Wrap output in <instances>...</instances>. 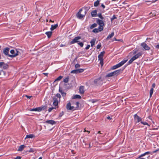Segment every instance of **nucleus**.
Masks as SVG:
<instances>
[{
    "mask_svg": "<svg viewBox=\"0 0 159 159\" xmlns=\"http://www.w3.org/2000/svg\"><path fill=\"white\" fill-rule=\"evenodd\" d=\"M127 61V60L121 61V62L116 65L112 66L111 68V69L114 70L120 67L123 65Z\"/></svg>",
    "mask_w": 159,
    "mask_h": 159,
    "instance_id": "nucleus-5",
    "label": "nucleus"
},
{
    "mask_svg": "<svg viewBox=\"0 0 159 159\" xmlns=\"http://www.w3.org/2000/svg\"><path fill=\"white\" fill-rule=\"evenodd\" d=\"M76 104L77 106L76 108H78L79 107V102H76Z\"/></svg>",
    "mask_w": 159,
    "mask_h": 159,
    "instance_id": "nucleus-49",
    "label": "nucleus"
},
{
    "mask_svg": "<svg viewBox=\"0 0 159 159\" xmlns=\"http://www.w3.org/2000/svg\"><path fill=\"white\" fill-rule=\"evenodd\" d=\"M34 152L33 149L32 148H30L29 151V152Z\"/></svg>",
    "mask_w": 159,
    "mask_h": 159,
    "instance_id": "nucleus-56",
    "label": "nucleus"
},
{
    "mask_svg": "<svg viewBox=\"0 0 159 159\" xmlns=\"http://www.w3.org/2000/svg\"><path fill=\"white\" fill-rule=\"evenodd\" d=\"M98 134H101L100 131H99L98 132Z\"/></svg>",
    "mask_w": 159,
    "mask_h": 159,
    "instance_id": "nucleus-61",
    "label": "nucleus"
},
{
    "mask_svg": "<svg viewBox=\"0 0 159 159\" xmlns=\"http://www.w3.org/2000/svg\"><path fill=\"white\" fill-rule=\"evenodd\" d=\"M71 73L73 74H78V71H77V69L71 71Z\"/></svg>",
    "mask_w": 159,
    "mask_h": 159,
    "instance_id": "nucleus-34",
    "label": "nucleus"
},
{
    "mask_svg": "<svg viewBox=\"0 0 159 159\" xmlns=\"http://www.w3.org/2000/svg\"><path fill=\"white\" fill-rule=\"evenodd\" d=\"M101 77H99L98 78L95 79L94 80V83L96 84H99L102 81V80H101Z\"/></svg>",
    "mask_w": 159,
    "mask_h": 159,
    "instance_id": "nucleus-15",
    "label": "nucleus"
},
{
    "mask_svg": "<svg viewBox=\"0 0 159 159\" xmlns=\"http://www.w3.org/2000/svg\"><path fill=\"white\" fill-rule=\"evenodd\" d=\"M141 45L145 50H149L150 49V48L144 43H142Z\"/></svg>",
    "mask_w": 159,
    "mask_h": 159,
    "instance_id": "nucleus-7",
    "label": "nucleus"
},
{
    "mask_svg": "<svg viewBox=\"0 0 159 159\" xmlns=\"http://www.w3.org/2000/svg\"><path fill=\"white\" fill-rule=\"evenodd\" d=\"M107 119L108 120H112V117H111L109 116L107 117Z\"/></svg>",
    "mask_w": 159,
    "mask_h": 159,
    "instance_id": "nucleus-53",
    "label": "nucleus"
},
{
    "mask_svg": "<svg viewBox=\"0 0 159 159\" xmlns=\"http://www.w3.org/2000/svg\"><path fill=\"white\" fill-rule=\"evenodd\" d=\"M78 44L79 45H80V46L81 47H83V45H84L83 43L82 42L78 43Z\"/></svg>",
    "mask_w": 159,
    "mask_h": 159,
    "instance_id": "nucleus-41",
    "label": "nucleus"
},
{
    "mask_svg": "<svg viewBox=\"0 0 159 159\" xmlns=\"http://www.w3.org/2000/svg\"><path fill=\"white\" fill-rule=\"evenodd\" d=\"M153 88H152L150 91V97H151L152 94L153 93Z\"/></svg>",
    "mask_w": 159,
    "mask_h": 159,
    "instance_id": "nucleus-30",
    "label": "nucleus"
},
{
    "mask_svg": "<svg viewBox=\"0 0 159 159\" xmlns=\"http://www.w3.org/2000/svg\"><path fill=\"white\" fill-rule=\"evenodd\" d=\"M82 10L80 9L78 12L76 14V16L78 18L81 19L84 16V15H83L81 14V11H82Z\"/></svg>",
    "mask_w": 159,
    "mask_h": 159,
    "instance_id": "nucleus-8",
    "label": "nucleus"
},
{
    "mask_svg": "<svg viewBox=\"0 0 159 159\" xmlns=\"http://www.w3.org/2000/svg\"><path fill=\"white\" fill-rule=\"evenodd\" d=\"M84 69H78V73H80L84 71Z\"/></svg>",
    "mask_w": 159,
    "mask_h": 159,
    "instance_id": "nucleus-31",
    "label": "nucleus"
},
{
    "mask_svg": "<svg viewBox=\"0 0 159 159\" xmlns=\"http://www.w3.org/2000/svg\"><path fill=\"white\" fill-rule=\"evenodd\" d=\"M101 6L102 7H103V8H105V6L103 4H102Z\"/></svg>",
    "mask_w": 159,
    "mask_h": 159,
    "instance_id": "nucleus-57",
    "label": "nucleus"
},
{
    "mask_svg": "<svg viewBox=\"0 0 159 159\" xmlns=\"http://www.w3.org/2000/svg\"><path fill=\"white\" fill-rule=\"evenodd\" d=\"M81 98V96L80 95H75L73 98H74V99H75V98L80 99Z\"/></svg>",
    "mask_w": 159,
    "mask_h": 159,
    "instance_id": "nucleus-28",
    "label": "nucleus"
},
{
    "mask_svg": "<svg viewBox=\"0 0 159 159\" xmlns=\"http://www.w3.org/2000/svg\"><path fill=\"white\" fill-rule=\"evenodd\" d=\"M69 81V77H67L64 80V82L65 83H67Z\"/></svg>",
    "mask_w": 159,
    "mask_h": 159,
    "instance_id": "nucleus-36",
    "label": "nucleus"
},
{
    "mask_svg": "<svg viewBox=\"0 0 159 159\" xmlns=\"http://www.w3.org/2000/svg\"><path fill=\"white\" fill-rule=\"evenodd\" d=\"M59 92H60L62 96H64L66 95V93L63 92L62 90L60 88L59 89Z\"/></svg>",
    "mask_w": 159,
    "mask_h": 159,
    "instance_id": "nucleus-26",
    "label": "nucleus"
},
{
    "mask_svg": "<svg viewBox=\"0 0 159 159\" xmlns=\"http://www.w3.org/2000/svg\"><path fill=\"white\" fill-rule=\"evenodd\" d=\"M116 18L115 15H114L112 18H111V20L112 21L114 19H116Z\"/></svg>",
    "mask_w": 159,
    "mask_h": 159,
    "instance_id": "nucleus-42",
    "label": "nucleus"
},
{
    "mask_svg": "<svg viewBox=\"0 0 159 159\" xmlns=\"http://www.w3.org/2000/svg\"><path fill=\"white\" fill-rule=\"evenodd\" d=\"M105 53V52L103 51L101 52L98 56V60L100 61V63L101 65V66H102L103 65V57Z\"/></svg>",
    "mask_w": 159,
    "mask_h": 159,
    "instance_id": "nucleus-2",
    "label": "nucleus"
},
{
    "mask_svg": "<svg viewBox=\"0 0 159 159\" xmlns=\"http://www.w3.org/2000/svg\"><path fill=\"white\" fill-rule=\"evenodd\" d=\"M56 97H57L59 98V100H60V98H61V96L59 93H57L56 95Z\"/></svg>",
    "mask_w": 159,
    "mask_h": 159,
    "instance_id": "nucleus-40",
    "label": "nucleus"
},
{
    "mask_svg": "<svg viewBox=\"0 0 159 159\" xmlns=\"http://www.w3.org/2000/svg\"><path fill=\"white\" fill-rule=\"evenodd\" d=\"M66 109H67L69 110H72L74 108V107L71 106V103L70 102L68 103L66 105Z\"/></svg>",
    "mask_w": 159,
    "mask_h": 159,
    "instance_id": "nucleus-10",
    "label": "nucleus"
},
{
    "mask_svg": "<svg viewBox=\"0 0 159 159\" xmlns=\"http://www.w3.org/2000/svg\"><path fill=\"white\" fill-rule=\"evenodd\" d=\"M100 29H99V28L98 29H94L93 30V32L94 33H98L99 31H100Z\"/></svg>",
    "mask_w": 159,
    "mask_h": 159,
    "instance_id": "nucleus-25",
    "label": "nucleus"
},
{
    "mask_svg": "<svg viewBox=\"0 0 159 159\" xmlns=\"http://www.w3.org/2000/svg\"><path fill=\"white\" fill-rule=\"evenodd\" d=\"M134 119L135 121H136L137 122H141L142 120V119L138 116L137 114H135L134 116Z\"/></svg>",
    "mask_w": 159,
    "mask_h": 159,
    "instance_id": "nucleus-9",
    "label": "nucleus"
},
{
    "mask_svg": "<svg viewBox=\"0 0 159 159\" xmlns=\"http://www.w3.org/2000/svg\"><path fill=\"white\" fill-rule=\"evenodd\" d=\"M49 21H50V22H54V21H52L51 20H50Z\"/></svg>",
    "mask_w": 159,
    "mask_h": 159,
    "instance_id": "nucleus-62",
    "label": "nucleus"
},
{
    "mask_svg": "<svg viewBox=\"0 0 159 159\" xmlns=\"http://www.w3.org/2000/svg\"><path fill=\"white\" fill-rule=\"evenodd\" d=\"M80 64H76L75 66V68H79V67H80Z\"/></svg>",
    "mask_w": 159,
    "mask_h": 159,
    "instance_id": "nucleus-45",
    "label": "nucleus"
},
{
    "mask_svg": "<svg viewBox=\"0 0 159 159\" xmlns=\"http://www.w3.org/2000/svg\"><path fill=\"white\" fill-rule=\"evenodd\" d=\"M44 75L47 76L48 74L47 73H43Z\"/></svg>",
    "mask_w": 159,
    "mask_h": 159,
    "instance_id": "nucleus-59",
    "label": "nucleus"
},
{
    "mask_svg": "<svg viewBox=\"0 0 159 159\" xmlns=\"http://www.w3.org/2000/svg\"><path fill=\"white\" fill-rule=\"evenodd\" d=\"M155 84L154 83L152 84V88H155Z\"/></svg>",
    "mask_w": 159,
    "mask_h": 159,
    "instance_id": "nucleus-55",
    "label": "nucleus"
},
{
    "mask_svg": "<svg viewBox=\"0 0 159 159\" xmlns=\"http://www.w3.org/2000/svg\"><path fill=\"white\" fill-rule=\"evenodd\" d=\"M35 136L33 134H30L29 135H27L26 136L25 139L27 138H32L34 137Z\"/></svg>",
    "mask_w": 159,
    "mask_h": 159,
    "instance_id": "nucleus-21",
    "label": "nucleus"
},
{
    "mask_svg": "<svg viewBox=\"0 0 159 159\" xmlns=\"http://www.w3.org/2000/svg\"><path fill=\"white\" fill-rule=\"evenodd\" d=\"M39 159H42V157H40Z\"/></svg>",
    "mask_w": 159,
    "mask_h": 159,
    "instance_id": "nucleus-64",
    "label": "nucleus"
},
{
    "mask_svg": "<svg viewBox=\"0 0 159 159\" xmlns=\"http://www.w3.org/2000/svg\"><path fill=\"white\" fill-rule=\"evenodd\" d=\"M58 27V24H56L54 25H51V27L50 28L51 30L52 31L56 29Z\"/></svg>",
    "mask_w": 159,
    "mask_h": 159,
    "instance_id": "nucleus-20",
    "label": "nucleus"
},
{
    "mask_svg": "<svg viewBox=\"0 0 159 159\" xmlns=\"http://www.w3.org/2000/svg\"><path fill=\"white\" fill-rule=\"evenodd\" d=\"M79 90L80 93L83 94L84 92V87L83 86H80L79 89Z\"/></svg>",
    "mask_w": 159,
    "mask_h": 159,
    "instance_id": "nucleus-16",
    "label": "nucleus"
},
{
    "mask_svg": "<svg viewBox=\"0 0 159 159\" xmlns=\"http://www.w3.org/2000/svg\"><path fill=\"white\" fill-rule=\"evenodd\" d=\"M36 110V108L32 109H30L29 111H37Z\"/></svg>",
    "mask_w": 159,
    "mask_h": 159,
    "instance_id": "nucleus-43",
    "label": "nucleus"
},
{
    "mask_svg": "<svg viewBox=\"0 0 159 159\" xmlns=\"http://www.w3.org/2000/svg\"><path fill=\"white\" fill-rule=\"evenodd\" d=\"M62 76H59L55 80V81L60 80L62 78Z\"/></svg>",
    "mask_w": 159,
    "mask_h": 159,
    "instance_id": "nucleus-33",
    "label": "nucleus"
},
{
    "mask_svg": "<svg viewBox=\"0 0 159 159\" xmlns=\"http://www.w3.org/2000/svg\"><path fill=\"white\" fill-rule=\"evenodd\" d=\"M3 68L4 69H6L8 68V65L7 64L5 63L4 62V64L2 65Z\"/></svg>",
    "mask_w": 159,
    "mask_h": 159,
    "instance_id": "nucleus-24",
    "label": "nucleus"
},
{
    "mask_svg": "<svg viewBox=\"0 0 159 159\" xmlns=\"http://www.w3.org/2000/svg\"><path fill=\"white\" fill-rule=\"evenodd\" d=\"M46 123H48L52 125L55 124L56 123L55 121L52 120H48L46 121Z\"/></svg>",
    "mask_w": 159,
    "mask_h": 159,
    "instance_id": "nucleus-17",
    "label": "nucleus"
},
{
    "mask_svg": "<svg viewBox=\"0 0 159 159\" xmlns=\"http://www.w3.org/2000/svg\"><path fill=\"white\" fill-rule=\"evenodd\" d=\"M87 131L85 129L84 130V132H87Z\"/></svg>",
    "mask_w": 159,
    "mask_h": 159,
    "instance_id": "nucleus-63",
    "label": "nucleus"
},
{
    "mask_svg": "<svg viewBox=\"0 0 159 159\" xmlns=\"http://www.w3.org/2000/svg\"><path fill=\"white\" fill-rule=\"evenodd\" d=\"M97 26V24L96 23H94V24H92L90 26V28L92 29L93 28H94V27H96Z\"/></svg>",
    "mask_w": 159,
    "mask_h": 159,
    "instance_id": "nucleus-32",
    "label": "nucleus"
},
{
    "mask_svg": "<svg viewBox=\"0 0 159 159\" xmlns=\"http://www.w3.org/2000/svg\"><path fill=\"white\" fill-rule=\"evenodd\" d=\"M90 47V46L89 45H87V46H86V47L85 48V49L86 50L88 49Z\"/></svg>",
    "mask_w": 159,
    "mask_h": 159,
    "instance_id": "nucleus-48",
    "label": "nucleus"
},
{
    "mask_svg": "<svg viewBox=\"0 0 159 159\" xmlns=\"http://www.w3.org/2000/svg\"><path fill=\"white\" fill-rule=\"evenodd\" d=\"M136 51L134 50L133 52H130L129 53V55L130 56H131L133 55H134L136 53Z\"/></svg>",
    "mask_w": 159,
    "mask_h": 159,
    "instance_id": "nucleus-37",
    "label": "nucleus"
},
{
    "mask_svg": "<svg viewBox=\"0 0 159 159\" xmlns=\"http://www.w3.org/2000/svg\"><path fill=\"white\" fill-rule=\"evenodd\" d=\"M121 70H117L116 71H115L112 72L113 75V76H117L118 75H119L120 72Z\"/></svg>",
    "mask_w": 159,
    "mask_h": 159,
    "instance_id": "nucleus-13",
    "label": "nucleus"
},
{
    "mask_svg": "<svg viewBox=\"0 0 159 159\" xmlns=\"http://www.w3.org/2000/svg\"><path fill=\"white\" fill-rule=\"evenodd\" d=\"M99 4V1L97 0L96 2H95L94 3V6L97 7Z\"/></svg>",
    "mask_w": 159,
    "mask_h": 159,
    "instance_id": "nucleus-27",
    "label": "nucleus"
},
{
    "mask_svg": "<svg viewBox=\"0 0 159 159\" xmlns=\"http://www.w3.org/2000/svg\"><path fill=\"white\" fill-rule=\"evenodd\" d=\"M81 39V37L80 36H77L75 38L70 42V44H74L75 43L79 42L78 40Z\"/></svg>",
    "mask_w": 159,
    "mask_h": 159,
    "instance_id": "nucleus-6",
    "label": "nucleus"
},
{
    "mask_svg": "<svg viewBox=\"0 0 159 159\" xmlns=\"http://www.w3.org/2000/svg\"><path fill=\"white\" fill-rule=\"evenodd\" d=\"M91 15L92 17H95L97 14V11L96 10L92 11L91 13Z\"/></svg>",
    "mask_w": 159,
    "mask_h": 159,
    "instance_id": "nucleus-19",
    "label": "nucleus"
},
{
    "mask_svg": "<svg viewBox=\"0 0 159 159\" xmlns=\"http://www.w3.org/2000/svg\"><path fill=\"white\" fill-rule=\"evenodd\" d=\"M91 102L93 103H94L96 102L97 101V100H92L91 101Z\"/></svg>",
    "mask_w": 159,
    "mask_h": 159,
    "instance_id": "nucleus-54",
    "label": "nucleus"
},
{
    "mask_svg": "<svg viewBox=\"0 0 159 159\" xmlns=\"http://www.w3.org/2000/svg\"><path fill=\"white\" fill-rule=\"evenodd\" d=\"M63 114H64L63 112L62 111L60 113L59 117H61L62 116V115H63Z\"/></svg>",
    "mask_w": 159,
    "mask_h": 159,
    "instance_id": "nucleus-46",
    "label": "nucleus"
},
{
    "mask_svg": "<svg viewBox=\"0 0 159 159\" xmlns=\"http://www.w3.org/2000/svg\"><path fill=\"white\" fill-rule=\"evenodd\" d=\"M25 147V146L24 145H22L19 146V148L18 149V151H21L23 150L24 148Z\"/></svg>",
    "mask_w": 159,
    "mask_h": 159,
    "instance_id": "nucleus-18",
    "label": "nucleus"
},
{
    "mask_svg": "<svg viewBox=\"0 0 159 159\" xmlns=\"http://www.w3.org/2000/svg\"><path fill=\"white\" fill-rule=\"evenodd\" d=\"M9 48H5L3 50V52L5 55L7 56H8L11 57H14L16 56L17 55H19L20 54H21L20 52L19 51H18L17 50H16V53L14 55H9L8 53L9 51Z\"/></svg>",
    "mask_w": 159,
    "mask_h": 159,
    "instance_id": "nucleus-1",
    "label": "nucleus"
},
{
    "mask_svg": "<svg viewBox=\"0 0 159 159\" xmlns=\"http://www.w3.org/2000/svg\"><path fill=\"white\" fill-rule=\"evenodd\" d=\"M25 96L28 98H30L32 97V96H29L27 95H26Z\"/></svg>",
    "mask_w": 159,
    "mask_h": 159,
    "instance_id": "nucleus-52",
    "label": "nucleus"
},
{
    "mask_svg": "<svg viewBox=\"0 0 159 159\" xmlns=\"http://www.w3.org/2000/svg\"><path fill=\"white\" fill-rule=\"evenodd\" d=\"M10 52L11 53V54L12 55H14L16 53H15L14 50H13V49L11 50L10 51Z\"/></svg>",
    "mask_w": 159,
    "mask_h": 159,
    "instance_id": "nucleus-39",
    "label": "nucleus"
},
{
    "mask_svg": "<svg viewBox=\"0 0 159 159\" xmlns=\"http://www.w3.org/2000/svg\"><path fill=\"white\" fill-rule=\"evenodd\" d=\"M4 64V62H0V68L2 66L3 64Z\"/></svg>",
    "mask_w": 159,
    "mask_h": 159,
    "instance_id": "nucleus-51",
    "label": "nucleus"
},
{
    "mask_svg": "<svg viewBox=\"0 0 159 159\" xmlns=\"http://www.w3.org/2000/svg\"><path fill=\"white\" fill-rule=\"evenodd\" d=\"M142 54L141 52H139L134 56L129 61V64L131 63L134 60L138 58L139 57L141 56Z\"/></svg>",
    "mask_w": 159,
    "mask_h": 159,
    "instance_id": "nucleus-3",
    "label": "nucleus"
},
{
    "mask_svg": "<svg viewBox=\"0 0 159 159\" xmlns=\"http://www.w3.org/2000/svg\"><path fill=\"white\" fill-rule=\"evenodd\" d=\"M47 107L46 106H42L36 108L37 111H40L42 110L46 109Z\"/></svg>",
    "mask_w": 159,
    "mask_h": 159,
    "instance_id": "nucleus-11",
    "label": "nucleus"
},
{
    "mask_svg": "<svg viewBox=\"0 0 159 159\" xmlns=\"http://www.w3.org/2000/svg\"><path fill=\"white\" fill-rule=\"evenodd\" d=\"M159 150V149H158L157 150H156V151H154L153 152V153H155L157 151H158Z\"/></svg>",
    "mask_w": 159,
    "mask_h": 159,
    "instance_id": "nucleus-60",
    "label": "nucleus"
},
{
    "mask_svg": "<svg viewBox=\"0 0 159 159\" xmlns=\"http://www.w3.org/2000/svg\"><path fill=\"white\" fill-rule=\"evenodd\" d=\"M96 41V39H92L90 41V43H91V46L92 47L95 44V43Z\"/></svg>",
    "mask_w": 159,
    "mask_h": 159,
    "instance_id": "nucleus-22",
    "label": "nucleus"
},
{
    "mask_svg": "<svg viewBox=\"0 0 159 159\" xmlns=\"http://www.w3.org/2000/svg\"><path fill=\"white\" fill-rule=\"evenodd\" d=\"M54 108V107H50V108H49L48 110V111L49 112H51L52 110Z\"/></svg>",
    "mask_w": 159,
    "mask_h": 159,
    "instance_id": "nucleus-47",
    "label": "nucleus"
},
{
    "mask_svg": "<svg viewBox=\"0 0 159 159\" xmlns=\"http://www.w3.org/2000/svg\"><path fill=\"white\" fill-rule=\"evenodd\" d=\"M53 106H57L58 103V100L55 97L53 98Z\"/></svg>",
    "mask_w": 159,
    "mask_h": 159,
    "instance_id": "nucleus-12",
    "label": "nucleus"
},
{
    "mask_svg": "<svg viewBox=\"0 0 159 159\" xmlns=\"http://www.w3.org/2000/svg\"><path fill=\"white\" fill-rule=\"evenodd\" d=\"M98 16L101 20H103L104 19V17L102 16L101 13H99Z\"/></svg>",
    "mask_w": 159,
    "mask_h": 159,
    "instance_id": "nucleus-35",
    "label": "nucleus"
},
{
    "mask_svg": "<svg viewBox=\"0 0 159 159\" xmlns=\"http://www.w3.org/2000/svg\"><path fill=\"white\" fill-rule=\"evenodd\" d=\"M114 35V32L111 33L110 34H109L106 39V40H108L109 39L111 38Z\"/></svg>",
    "mask_w": 159,
    "mask_h": 159,
    "instance_id": "nucleus-14",
    "label": "nucleus"
},
{
    "mask_svg": "<svg viewBox=\"0 0 159 159\" xmlns=\"http://www.w3.org/2000/svg\"><path fill=\"white\" fill-rule=\"evenodd\" d=\"M21 157L20 156H17L14 159H21Z\"/></svg>",
    "mask_w": 159,
    "mask_h": 159,
    "instance_id": "nucleus-50",
    "label": "nucleus"
},
{
    "mask_svg": "<svg viewBox=\"0 0 159 159\" xmlns=\"http://www.w3.org/2000/svg\"><path fill=\"white\" fill-rule=\"evenodd\" d=\"M141 122L142 124H143V125H147L148 126H150V125L148 123H147L146 122H143L141 121Z\"/></svg>",
    "mask_w": 159,
    "mask_h": 159,
    "instance_id": "nucleus-38",
    "label": "nucleus"
},
{
    "mask_svg": "<svg viewBox=\"0 0 159 159\" xmlns=\"http://www.w3.org/2000/svg\"><path fill=\"white\" fill-rule=\"evenodd\" d=\"M96 22L98 24L99 26V29H100V31H102L103 29V26L104 25V23L103 21L99 19L97 20Z\"/></svg>",
    "mask_w": 159,
    "mask_h": 159,
    "instance_id": "nucleus-4",
    "label": "nucleus"
},
{
    "mask_svg": "<svg viewBox=\"0 0 159 159\" xmlns=\"http://www.w3.org/2000/svg\"><path fill=\"white\" fill-rule=\"evenodd\" d=\"M52 31H49L46 32L45 34L47 35L48 38L51 37L52 35Z\"/></svg>",
    "mask_w": 159,
    "mask_h": 159,
    "instance_id": "nucleus-23",
    "label": "nucleus"
},
{
    "mask_svg": "<svg viewBox=\"0 0 159 159\" xmlns=\"http://www.w3.org/2000/svg\"><path fill=\"white\" fill-rule=\"evenodd\" d=\"M112 76H113V75L112 72H111L110 73H108V74H107V75L106 76V77H111Z\"/></svg>",
    "mask_w": 159,
    "mask_h": 159,
    "instance_id": "nucleus-29",
    "label": "nucleus"
},
{
    "mask_svg": "<svg viewBox=\"0 0 159 159\" xmlns=\"http://www.w3.org/2000/svg\"><path fill=\"white\" fill-rule=\"evenodd\" d=\"M101 44H98L97 46V48L98 49H99L101 47Z\"/></svg>",
    "mask_w": 159,
    "mask_h": 159,
    "instance_id": "nucleus-44",
    "label": "nucleus"
},
{
    "mask_svg": "<svg viewBox=\"0 0 159 159\" xmlns=\"http://www.w3.org/2000/svg\"><path fill=\"white\" fill-rule=\"evenodd\" d=\"M114 40L117 41V39L116 38H113V41Z\"/></svg>",
    "mask_w": 159,
    "mask_h": 159,
    "instance_id": "nucleus-58",
    "label": "nucleus"
}]
</instances>
